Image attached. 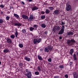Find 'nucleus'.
Listing matches in <instances>:
<instances>
[{
	"instance_id": "f257e3e1",
	"label": "nucleus",
	"mask_w": 78,
	"mask_h": 78,
	"mask_svg": "<svg viewBox=\"0 0 78 78\" xmlns=\"http://www.w3.org/2000/svg\"><path fill=\"white\" fill-rule=\"evenodd\" d=\"M76 42V41L73 39H71L70 40H68L67 43L69 45H74L75 43Z\"/></svg>"
},
{
	"instance_id": "f03ea898",
	"label": "nucleus",
	"mask_w": 78,
	"mask_h": 78,
	"mask_svg": "<svg viewBox=\"0 0 78 78\" xmlns=\"http://www.w3.org/2000/svg\"><path fill=\"white\" fill-rule=\"evenodd\" d=\"M60 30V27L59 26H57L55 27L52 30L53 31V32H55L56 31V30L57 31H58V30Z\"/></svg>"
},
{
	"instance_id": "7ed1b4c3",
	"label": "nucleus",
	"mask_w": 78,
	"mask_h": 78,
	"mask_svg": "<svg viewBox=\"0 0 78 78\" xmlns=\"http://www.w3.org/2000/svg\"><path fill=\"white\" fill-rule=\"evenodd\" d=\"M73 78H78V73L77 72H74L73 73Z\"/></svg>"
},
{
	"instance_id": "20e7f679",
	"label": "nucleus",
	"mask_w": 78,
	"mask_h": 78,
	"mask_svg": "<svg viewBox=\"0 0 78 78\" xmlns=\"http://www.w3.org/2000/svg\"><path fill=\"white\" fill-rule=\"evenodd\" d=\"M26 76H27V78H31V76H32V74H31V73H27L25 74Z\"/></svg>"
},
{
	"instance_id": "39448f33",
	"label": "nucleus",
	"mask_w": 78,
	"mask_h": 78,
	"mask_svg": "<svg viewBox=\"0 0 78 78\" xmlns=\"http://www.w3.org/2000/svg\"><path fill=\"white\" fill-rule=\"evenodd\" d=\"M34 19V17H33V15H30L29 18L28 19V21H31L32 20H33L34 19Z\"/></svg>"
},
{
	"instance_id": "423d86ee",
	"label": "nucleus",
	"mask_w": 78,
	"mask_h": 78,
	"mask_svg": "<svg viewBox=\"0 0 78 78\" xmlns=\"http://www.w3.org/2000/svg\"><path fill=\"white\" fill-rule=\"evenodd\" d=\"M6 41L8 44H11L12 43V40L9 37L7 38Z\"/></svg>"
},
{
	"instance_id": "0eeeda50",
	"label": "nucleus",
	"mask_w": 78,
	"mask_h": 78,
	"mask_svg": "<svg viewBox=\"0 0 78 78\" xmlns=\"http://www.w3.org/2000/svg\"><path fill=\"white\" fill-rule=\"evenodd\" d=\"M54 12L55 14H59L60 13V10H56L54 11Z\"/></svg>"
},
{
	"instance_id": "6e6552de",
	"label": "nucleus",
	"mask_w": 78,
	"mask_h": 78,
	"mask_svg": "<svg viewBox=\"0 0 78 78\" xmlns=\"http://www.w3.org/2000/svg\"><path fill=\"white\" fill-rule=\"evenodd\" d=\"M10 50H9V49H8V48H7L5 49L3 51L4 53H9V52H10Z\"/></svg>"
},
{
	"instance_id": "1a4fd4ad",
	"label": "nucleus",
	"mask_w": 78,
	"mask_h": 78,
	"mask_svg": "<svg viewBox=\"0 0 78 78\" xmlns=\"http://www.w3.org/2000/svg\"><path fill=\"white\" fill-rule=\"evenodd\" d=\"M39 8L36 6H34L32 7V11H35V10H37Z\"/></svg>"
},
{
	"instance_id": "9d476101",
	"label": "nucleus",
	"mask_w": 78,
	"mask_h": 78,
	"mask_svg": "<svg viewBox=\"0 0 78 78\" xmlns=\"http://www.w3.org/2000/svg\"><path fill=\"white\" fill-rule=\"evenodd\" d=\"M22 17H23V19H24L26 20H27V19H28V16H27L24 15H22Z\"/></svg>"
},
{
	"instance_id": "9b49d317",
	"label": "nucleus",
	"mask_w": 78,
	"mask_h": 78,
	"mask_svg": "<svg viewBox=\"0 0 78 78\" xmlns=\"http://www.w3.org/2000/svg\"><path fill=\"white\" fill-rule=\"evenodd\" d=\"M24 59H25V60H26V61H30L31 60V59L30 58L27 56L25 57Z\"/></svg>"
},
{
	"instance_id": "f8f14e48",
	"label": "nucleus",
	"mask_w": 78,
	"mask_h": 78,
	"mask_svg": "<svg viewBox=\"0 0 78 78\" xmlns=\"http://www.w3.org/2000/svg\"><path fill=\"white\" fill-rule=\"evenodd\" d=\"M67 34L68 36H73V32L72 31L69 32H68Z\"/></svg>"
},
{
	"instance_id": "ddd939ff",
	"label": "nucleus",
	"mask_w": 78,
	"mask_h": 78,
	"mask_svg": "<svg viewBox=\"0 0 78 78\" xmlns=\"http://www.w3.org/2000/svg\"><path fill=\"white\" fill-rule=\"evenodd\" d=\"M14 26H17V27H21V26H22V24L20 23H15L14 24Z\"/></svg>"
},
{
	"instance_id": "4468645a",
	"label": "nucleus",
	"mask_w": 78,
	"mask_h": 78,
	"mask_svg": "<svg viewBox=\"0 0 78 78\" xmlns=\"http://www.w3.org/2000/svg\"><path fill=\"white\" fill-rule=\"evenodd\" d=\"M71 9V6L70 5H68L67 7L66 8L67 11H69Z\"/></svg>"
},
{
	"instance_id": "2eb2a0df",
	"label": "nucleus",
	"mask_w": 78,
	"mask_h": 78,
	"mask_svg": "<svg viewBox=\"0 0 78 78\" xmlns=\"http://www.w3.org/2000/svg\"><path fill=\"white\" fill-rule=\"evenodd\" d=\"M64 30H63L61 29V30L59 32V33H58V34L59 35L60 34H62L64 33Z\"/></svg>"
},
{
	"instance_id": "dca6fc26",
	"label": "nucleus",
	"mask_w": 78,
	"mask_h": 78,
	"mask_svg": "<svg viewBox=\"0 0 78 78\" xmlns=\"http://www.w3.org/2000/svg\"><path fill=\"white\" fill-rule=\"evenodd\" d=\"M47 47L48 48L49 50H50V51H51V50H52V46H51V45H49Z\"/></svg>"
},
{
	"instance_id": "f3484780",
	"label": "nucleus",
	"mask_w": 78,
	"mask_h": 78,
	"mask_svg": "<svg viewBox=\"0 0 78 78\" xmlns=\"http://www.w3.org/2000/svg\"><path fill=\"white\" fill-rule=\"evenodd\" d=\"M37 58L38 59H39V60H40V61H42V60H43V59L42 58V56H41L40 55H38Z\"/></svg>"
},
{
	"instance_id": "a211bd4d",
	"label": "nucleus",
	"mask_w": 78,
	"mask_h": 78,
	"mask_svg": "<svg viewBox=\"0 0 78 78\" xmlns=\"http://www.w3.org/2000/svg\"><path fill=\"white\" fill-rule=\"evenodd\" d=\"M44 51L46 53L49 52V50L48 49V47H46L45 48H44Z\"/></svg>"
},
{
	"instance_id": "6ab92c4d",
	"label": "nucleus",
	"mask_w": 78,
	"mask_h": 78,
	"mask_svg": "<svg viewBox=\"0 0 78 78\" xmlns=\"http://www.w3.org/2000/svg\"><path fill=\"white\" fill-rule=\"evenodd\" d=\"M74 52V50H73V48L71 49L70 50V55H73V53Z\"/></svg>"
},
{
	"instance_id": "aec40b11",
	"label": "nucleus",
	"mask_w": 78,
	"mask_h": 78,
	"mask_svg": "<svg viewBox=\"0 0 78 78\" xmlns=\"http://www.w3.org/2000/svg\"><path fill=\"white\" fill-rule=\"evenodd\" d=\"M73 57L74 58V60L75 61H76L77 60V58H76V56L75 54H74L73 55Z\"/></svg>"
},
{
	"instance_id": "412c9836",
	"label": "nucleus",
	"mask_w": 78,
	"mask_h": 78,
	"mask_svg": "<svg viewBox=\"0 0 78 78\" xmlns=\"http://www.w3.org/2000/svg\"><path fill=\"white\" fill-rule=\"evenodd\" d=\"M22 33L25 34L27 33V29H23L22 30Z\"/></svg>"
},
{
	"instance_id": "4be33fe9",
	"label": "nucleus",
	"mask_w": 78,
	"mask_h": 78,
	"mask_svg": "<svg viewBox=\"0 0 78 78\" xmlns=\"http://www.w3.org/2000/svg\"><path fill=\"white\" fill-rule=\"evenodd\" d=\"M15 34L16 36V37H17V36L18 35V32L17 30H15Z\"/></svg>"
},
{
	"instance_id": "5701e85b",
	"label": "nucleus",
	"mask_w": 78,
	"mask_h": 78,
	"mask_svg": "<svg viewBox=\"0 0 78 78\" xmlns=\"http://www.w3.org/2000/svg\"><path fill=\"white\" fill-rule=\"evenodd\" d=\"M41 69L42 67L41 66H39L37 67V69L38 71H40V72L41 71Z\"/></svg>"
},
{
	"instance_id": "b1692460",
	"label": "nucleus",
	"mask_w": 78,
	"mask_h": 78,
	"mask_svg": "<svg viewBox=\"0 0 78 78\" xmlns=\"http://www.w3.org/2000/svg\"><path fill=\"white\" fill-rule=\"evenodd\" d=\"M50 11L49 9H46L45 12L46 14H49V13H50Z\"/></svg>"
},
{
	"instance_id": "393cba45",
	"label": "nucleus",
	"mask_w": 78,
	"mask_h": 78,
	"mask_svg": "<svg viewBox=\"0 0 78 78\" xmlns=\"http://www.w3.org/2000/svg\"><path fill=\"white\" fill-rule=\"evenodd\" d=\"M41 27L42 28H45V27H46V25L44 23H43L41 24Z\"/></svg>"
},
{
	"instance_id": "a878e982",
	"label": "nucleus",
	"mask_w": 78,
	"mask_h": 78,
	"mask_svg": "<svg viewBox=\"0 0 78 78\" xmlns=\"http://www.w3.org/2000/svg\"><path fill=\"white\" fill-rule=\"evenodd\" d=\"M26 72H27V73H31V71L28 69H26Z\"/></svg>"
},
{
	"instance_id": "bb28decb",
	"label": "nucleus",
	"mask_w": 78,
	"mask_h": 78,
	"mask_svg": "<svg viewBox=\"0 0 78 78\" xmlns=\"http://www.w3.org/2000/svg\"><path fill=\"white\" fill-rule=\"evenodd\" d=\"M34 44L37 43V39H34Z\"/></svg>"
},
{
	"instance_id": "cd10ccee",
	"label": "nucleus",
	"mask_w": 78,
	"mask_h": 78,
	"mask_svg": "<svg viewBox=\"0 0 78 78\" xmlns=\"http://www.w3.org/2000/svg\"><path fill=\"white\" fill-rule=\"evenodd\" d=\"M29 30L30 31H33L34 30V28L33 27H30Z\"/></svg>"
},
{
	"instance_id": "c85d7f7f",
	"label": "nucleus",
	"mask_w": 78,
	"mask_h": 78,
	"mask_svg": "<svg viewBox=\"0 0 78 78\" xmlns=\"http://www.w3.org/2000/svg\"><path fill=\"white\" fill-rule=\"evenodd\" d=\"M19 47H20V48H22L23 47V44H20L19 45Z\"/></svg>"
},
{
	"instance_id": "c756f323",
	"label": "nucleus",
	"mask_w": 78,
	"mask_h": 78,
	"mask_svg": "<svg viewBox=\"0 0 78 78\" xmlns=\"http://www.w3.org/2000/svg\"><path fill=\"white\" fill-rule=\"evenodd\" d=\"M42 39L41 38H40L37 40V43H40L41 42Z\"/></svg>"
},
{
	"instance_id": "7c9ffc66",
	"label": "nucleus",
	"mask_w": 78,
	"mask_h": 78,
	"mask_svg": "<svg viewBox=\"0 0 78 78\" xmlns=\"http://www.w3.org/2000/svg\"><path fill=\"white\" fill-rule=\"evenodd\" d=\"M14 16H15L17 18H19V15L16 14H14Z\"/></svg>"
},
{
	"instance_id": "2f4dec72",
	"label": "nucleus",
	"mask_w": 78,
	"mask_h": 78,
	"mask_svg": "<svg viewBox=\"0 0 78 78\" xmlns=\"http://www.w3.org/2000/svg\"><path fill=\"white\" fill-rule=\"evenodd\" d=\"M59 68L60 69H64V65H61L60 66H59Z\"/></svg>"
},
{
	"instance_id": "473e14b6",
	"label": "nucleus",
	"mask_w": 78,
	"mask_h": 78,
	"mask_svg": "<svg viewBox=\"0 0 78 78\" xmlns=\"http://www.w3.org/2000/svg\"><path fill=\"white\" fill-rule=\"evenodd\" d=\"M41 18L43 20H44L45 18V15H43L41 16Z\"/></svg>"
},
{
	"instance_id": "72a5a7b5",
	"label": "nucleus",
	"mask_w": 78,
	"mask_h": 78,
	"mask_svg": "<svg viewBox=\"0 0 78 78\" xmlns=\"http://www.w3.org/2000/svg\"><path fill=\"white\" fill-rule=\"evenodd\" d=\"M61 30H62L64 31V30H65V27H64V26L62 25V27Z\"/></svg>"
},
{
	"instance_id": "f704fd0d",
	"label": "nucleus",
	"mask_w": 78,
	"mask_h": 78,
	"mask_svg": "<svg viewBox=\"0 0 78 78\" xmlns=\"http://www.w3.org/2000/svg\"><path fill=\"white\" fill-rule=\"evenodd\" d=\"M49 9L51 10V11H53V10L54 9V8H53V7H49Z\"/></svg>"
},
{
	"instance_id": "c9c22d12",
	"label": "nucleus",
	"mask_w": 78,
	"mask_h": 78,
	"mask_svg": "<svg viewBox=\"0 0 78 78\" xmlns=\"http://www.w3.org/2000/svg\"><path fill=\"white\" fill-rule=\"evenodd\" d=\"M10 37L11 38H12V39H14L15 36H14V35H12L10 36Z\"/></svg>"
},
{
	"instance_id": "e433bc0d",
	"label": "nucleus",
	"mask_w": 78,
	"mask_h": 78,
	"mask_svg": "<svg viewBox=\"0 0 78 78\" xmlns=\"http://www.w3.org/2000/svg\"><path fill=\"white\" fill-rule=\"evenodd\" d=\"M35 74L36 75H38L39 74V73L37 71H36L35 73Z\"/></svg>"
},
{
	"instance_id": "4c0bfd02",
	"label": "nucleus",
	"mask_w": 78,
	"mask_h": 78,
	"mask_svg": "<svg viewBox=\"0 0 78 78\" xmlns=\"http://www.w3.org/2000/svg\"><path fill=\"white\" fill-rule=\"evenodd\" d=\"M6 18V20H9V19H10V17L9 16H7Z\"/></svg>"
},
{
	"instance_id": "58836bf2",
	"label": "nucleus",
	"mask_w": 78,
	"mask_h": 78,
	"mask_svg": "<svg viewBox=\"0 0 78 78\" xmlns=\"http://www.w3.org/2000/svg\"><path fill=\"white\" fill-rule=\"evenodd\" d=\"M34 27L35 28V29H37V25H34Z\"/></svg>"
},
{
	"instance_id": "ea45409f",
	"label": "nucleus",
	"mask_w": 78,
	"mask_h": 78,
	"mask_svg": "<svg viewBox=\"0 0 78 78\" xmlns=\"http://www.w3.org/2000/svg\"><path fill=\"white\" fill-rule=\"evenodd\" d=\"M65 24H66V23H65V22H64L62 21L61 25H65Z\"/></svg>"
},
{
	"instance_id": "a19ab883",
	"label": "nucleus",
	"mask_w": 78,
	"mask_h": 78,
	"mask_svg": "<svg viewBox=\"0 0 78 78\" xmlns=\"http://www.w3.org/2000/svg\"><path fill=\"white\" fill-rule=\"evenodd\" d=\"M3 22V20L2 19H0V23H2Z\"/></svg>"
},
{
	"instance_id": "79ce46f5",
	"label": "nucleus",
	"mask_w": 78,
	"mask_h": 78,
	"mask_svg": "<svg viewBox=\"0 0 78 78\" xmlns=\"http://www.w3.org/2000/svg\"><path fill=\"white\" fill-rule=\"evenodd\" d=\"M0 7L1 8H4V7H5V5H0Z\"/></svg>"
},
{
	"instance_id": "37998d69",
	"label": "nucleus",
	"mask_w": 78,
	"mask_h": 78,
	"mask_svg": "<svg viewBox=\"0 0 78 78\" xmlns=\"http://www.w3.org/2000/svg\"><path fill=\"white\" fill-rule=\"evenodd\" d=\"M19 65L20 66H23V65L22 63H19Z\"/></svg>"
},
{
	"instance_id": "c03bdc74",
	"label": "nucleus",
	"mask_w": 78,
	"mask_h": 78,
	"mask_svg": "<svg viewBox=\"0 0 78 78\" xmlns=\"http://www.w3.org/2000/svg\"><path fill=\"white\" fill-rule=\"evenodd\" d=\"M48 62H51V58H49L48 59Z\"/></svg>"
},
{
	"instance_id": "a18cd8bd",
	"label": "nucleus",
	"mask_w": 78,
	"mask_h": 78,
	"mask_svg": "<svg viewBox=\"0 0 78 78\" xmlns=\"http://www.w3.org/2000/svg\"><path fill=\"white\" fill-rule=\"evenodd\" d=\"M41 14H45V12L42 11L41 12Z\"/></svg>"
},
{
	"instance_id": "49530a36",
	"label": "nucleus",
	"mask_w": 78,
	"mask_h": 78,
	"mask_svg": "<svg viewBox=\"0 0 78 78\" xmlns=\"http://www.w3.org/2000/svg\"><path fill=\"white\" fill-rule=\"evenodd\" d=\"M44 33L46 34V35H47V34L48 33V32L47 31H46L44 32Z\"/></svg>"
},
{
	"instance_id": "de8ad7c7",
	"label": "nucleus",
	"mask_w": 78,
	"mask_h": 78,
	"mask_svg": "<svg viewBox=\"0 0 78 78\" xmlns=\"http://www.w3.org/2000/svg\"><path fill=\"white\" fill-rule=\"evenodd\" d=\"M65 78H68V75L66 74L65 75Z\"/></svg>"
},
{
	"instance_id": "09e8293b",
	"label": "nucleus",
	"mask_w": 78,
	"mask_h": 78,
	"mask_svg": "<svg viewBox=\"0 0 78 78\" xmlns=\"http://www.w3.org/2000/svg\"><path fill=\"white\" fill-rule=\"evenodd\" d=\"M54 78H59V76H55Z\"/></svg>"
},
{
	"instance_id": "8fccbe9b",
	"label": "nucleus",
	"mask_w": 78,
	"mask_h": 78,
	"mask_svg": "<svg viewBox=\"0 0 78 78\" xmlns=\"http://www.w3.org/2000/svg\"><path fill=\"white\" fill-rule=\"evenodd\" d=\"M21 3H22V4L23 5H25V2H23V1H22Z\"/></svg>"
},
{
	"instance_id": "3c124183",
	"label": "nucleus",
	"mask_w": 78,
	"mask_h": 78,
	"mask_svg": "<svg viewBox=\"0 0 78 78\" xmlns=\"http://www.w3.org/2000/svg\"><path fill=\"white\" fill-rule=\"evenodd\" d=\"M59 39H62V37H59Z\"/></svg>"
},
{
	"instance_id": "603ef678",
	"label": "nucleus",
	"mask_w": 78,
	"mask_h": 78,
	"mask_svg": "<svg viewBox=\"0 0 78 78\" xmlns=\"http://www.w3.org/2000/svg\"><path fill=\"white\" fill-rule=\"evenodd\" d=\"M29 2H32V1H33V0H28Z\"/></svg>"
},
{
	"instance_id": "864d4df0",
	"label": "nucleus",
	"mask_w": 78,
	"mask_h": 78,
	"mask_svg": "<svg viewBox=\"0 0 78 78\" xmlns=\"http://www.w3.org/2000/svg\"><path fill=\"white\" fill-rule=\"evenodd\" d=\"M2 48V44H0V48Z\"/></svg>"
},
{
	"instance_id": "5fc2aeb1",
	"label": "nucleus",
	"mask_w": 78,
	"mask_h": 78,
	"mask_svg": "<svg viewBox=\"0 0 78 78\" xmlns=\"http://www.w3.org/2000/svg\"><path fill=\"white\" fill-rule=\"evenodd\" d=\"M76 53V55L78 56V52H77Z\"/></svg>"
},
{
	"instance_id": "6e6d98bb",
	"label": "nucleus",
	"mask_w": 78,
	"mask_h": 78,
	"mask_svg": "<svg viewBox=\"0 0 78 78\" xmlns=\"http://www.w3.org/2000/svg\"><path fill=\"white\" fill-rule=\"evenodd\" d=\"M2 64V62L0 61V65H1Z\"/></svg>"
},
{
	"instance_id": "4d7b16f0",
	"label": "nucleus",
	"mask_w": 78,
	"mask_h": 78,
	"mask_svg": "<svg viewBox=\"0 0 78 78\" xmlns=\"http://www.w3.org/2000/svg\"><path fill=\"white\" fill-rule=\"evenodd\" d=\"M70 63H71V64H72V63H73V62H70Z\"/></svg>"
},
{
	"instance_id": "13d9d810",
	"label": "nucleus",
	"mask_w": 78,
	"mask_h": 78,
	"mask_svg": "<svg viewBox=\"0 0 78 78\" xmlns=\"http://www.w3.org/2000/svg\"><path fill=\"white\" fill-rule=\"evenodd\" d=\"M1 14H3V12H1Z\"/></svg>"
},
{
	"instance_id": "bf43d9fd",
	"label": "nucleus",
	"mask_w": 78,
	"mask_h": 78,
	"mask_svg": "<svg viewBox=\"0 0 78 78\" xmlns=\"http://www.w3.org/2000/svg\"><path fill=\"white\" fill-rule=\"evenodd\" d=\"M70 66H72V63L70 64Z\"/></svg>"
}]
</instances>
